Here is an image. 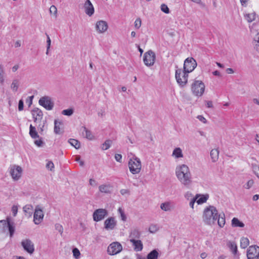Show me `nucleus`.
Returning <instances> with one entry per match:
<instances>
[{
    "label": "nucleus",
    "mask_w": 259,
    "mask_h": 259,
    "mask_svg": "<svg viewBox=\"0 0 259 259\" xmlns=\"http://www.w3.org/2000/svg\"><path fill=\"white\" fill-rule=\"evenodd\" d=\"M203 221L208 225H213L215 224L216 221L218 220V225L222 228L225 224V214H218L217 208L213 206L210 205L206 207L203 211Z\"/></svg>",
    "instance_id": "1"
},
{
    "label": "nucleus",
    "mask_w": 259,
    "mask_h": 259,
    "mask_svg": "<svg viewBox=\"0 0 259 259\" xmlns=\"http://www.w3.org/2000/svg\"><path fill=\"white\" fill-rule=\"evenodd\" d=\"M176 175L180 182L189 188L192 183V177L189 167L186 164L179 165L176 168Z\"/></svg>",
    "instance_id": "2"
},
{
    "label": "nucleus",
    "mask_w": 259,
    "mask_h": 259,
    "mask_svg": "<svg viewBox=\"0 0 259 259\" xmlns=\"http://www.w3.org/2000/svg\"><path fill=\"white\" fill-rule=\"evenodd\" d=\"M188 73L182 69H178L176 70V79L181 87H185L187 83Z\"/></svg>",
    "instance_id": "3"
},
{
    "label": "nucleus",
    "mask_w": 259,
    "mask_h": 259,
    "mask_svg": "<svg viewBox=\"0 0 259 259\" xmlns=\"http://www.w3.org/2000/svg\"><path fill=\"white\" fill-rule=\"evenodd\" d=\"M128 167L133 174H139L141 169V163L139 158L134 157L128 161Z\"/></svg>",
    "instance_id": "4"
},
{
    "label": "nucleus",
    "mask_w": 259,
    "mask_h": 259,
    "mask_svg": "<svg viewBox=\"0 0 259 259\" xmlns=\"http://www.w3.org/2000/svg\"><path fill=\"white\" fill-rule=\"evenodd\" d=\"M205 90V85L202 81L195 80L192 84L191 91L193 94L198 97H201Z\"/></svg>",
    "instance_id": "5"
},
{
    "label": "nucleus",
    "mask_w": 259,
    "mask_h": 259,
    "mask_svg": "<svg viewBox=\"0 0 259 259\" xmlns=\"http://www.w3.org/2000/svg\"><path fill=\"white\" fill-rule=\"evenodd\" d=\"M9 172L14 181H18L22 176L23 169L19 165L16 164L11 165L9 167Z\"/></svg>",
    "instance_id": "6"
},
{
    "label": "nucleus",
    "mask_w": 259,
    "mask_h": 259,
    "mask_svg": "<svg viewBox=\"0 0 259 259\" xmlns=\"http://www.w3.org/2000/svg\"><path fill=\"white\" fill-rule=\"evenodd\" d=\"M7 230H9L10 236L12 237L15 231L13 224L8 221H0V234L7 233Z\"/></svg>",
    "instance_id": "7"
},
{
    "label": "nucleus",
    "mask_w": 259,
    "mask_h": 259,
    "mask_svg": "<svg viewBox=\"0 0 259 259\" xmlns=\"http://www.w3.org/2000/svg\"><path fill=\"white\" fill-rule=\"evenodd\" d=\"M39 104L48 110L53 109L54 103L49 96H44L40 98L38 101Z\"/></svg>",
    "instance_id": "8"
},
{
    "label": "nucleus",
    "mask_w": 259,
    "mask_h": 259,
    "mask_svg": "<svg viewBox=\"0 0 259 259\" xmlns=\"http://www.w3.org/2000/svg\"><path fill=\"white\" fill-rule=\"evenodd\" d=\"M122 249L121 244L118 242L111 243L108 247L107 252L110 255H115L119 253Z\"/></svg>",
    "instance_id": "9"
},
{
    "label": "nucleus",
    "mask_w": 259,
    "mask_h": 259,
    "mask_svg": "<svg viewBox=\"0 0 259 259\" xmlns=\"http://www.w3.org/2000/svg\"><path fill=\"white\" fill-rule=\"evenodd\" d=\"M44 213L39 206L35 207L33 214V222L36 225L40 224L43 221Z\"/></svg>",
    "instance_id": "10"
},
{
    "label": "nucleus",
    "mask_w": 259,
    "mask_h": 259,
    "mask_svg": "<svg viewBox=\"0 0 259 259\" xmlns=\"http://www.w3.org/2000/svg\"><path fill=\"white\" fill-rule=\"evenodd\" d=\"M197 63L193 58H188L184 61V69L186 72H192L196 67Z\"/></svg>",
    "instance_id": "11"
},
{
    "label": "nucleus",
    "mask_w": 259,
    "mask_h": 259,
    "mask_svg": "<svg viewBox=\"0 0 259 259\" xmlns=\"http://www.w3.org/2000/svg\"><path fill=\"white\" fill-rule=\"evenodd\" d=\"M248 259H259V247L252 245L249 247L247 251Z\"/></svg>",
    "instance_id": "12"
},
{
    "label": "nucleus",
    "mask_w": 259,
    "mask_h": 259,
    "mask_svg": "<svg viewBox=\"0 0 259 259\" xmlns=\"http://www.w3.org/2000/svg\"><path fill=\"white\" fill-rule=\"evenodd\" d=\"M155 58V53L152 51L150 50L144 54L143 61L146 66H151L154 64Z\"/></svg>",
    "instance_id": "13"
},
{
    "label": "nucleus",
    "mask_w": 259,
    "mask_h": 259,
    "mask_svg": "<svg viewBox=\"0 0 259 259\" xmlns=\"http://www.w3.org/2000/svg\"><path fill=\"white\" fill-rule=\"evenodd\" d=\"M108 215V211L103 208H99L95 210L93 214V220L95 222H99Z\"/></svg>",
    "instance_id": "14"
},
{
    "label": "nucleus",
    "mask_w": 259,
    "mask_h": 259,
    "mask_svg": "<svg viewBox=\"0 0 259 259\" xmlns=\"http://www.w3.org/2000/svg\"><path fill=\"white\" fill-rule=\"evenodd\" d=\"M104 228L107 231L114 230L117 226V221L114 217L107 218L104 223Z\"/></svg>",
    "instance_id": "15"
},
{
    "label": "nucleus",
    "mask_w": 259,
    "mask_h": 259,
    "mask_svg": "<svg viewBox=\"0 0 259 259\" xmlns=\"http://www.w3.org/2000/svg\"><path fill=\"white\" fill-rule=\"evenodd\" d=\"M22 246L24 250L30 254L33 253L34 251V244L29 239H25L22 241Z\"/></svg>",
    "instance_id": "16"
},
{
    "label": "nucleus",
    "mask_w": 259,
    "mask_h": 259,
    "mask_svg": "<svg viewBox=\"0 0 259 259\" xmlns=\"http://www.w3.org/2000/svg\"><path fill=\"white\" fill-rule=\"evenodd\" d=\"M31 114L34 119V122H40L42 118L43 113L42 111L38 108H35L31 111Z\"/></svg>",
    "instance_id": "17"
},
{
    "label": "nucleus",
    "mask_w": 259,
    "mask_h": 259,
    "mask_svg": "<svg viewBox=\"0 0 259 259\" xmlns=\"http://www.w3.org/2000/svg\"><path fill=\"white\" fill-rule=\"evenodd\" d=\"M83 8L85 14L89 16H92L94 13V8L90 0H86L85 2Z\"/></svg>",
    "instance_id": "18"
},
{
    "label": "nucleus",
    "mask_w": 259,
    "mask_h": 259,
    "mask_svg": "<svg viewBox=\"0 0 259 259\" xmlns=\"http://www.w3.org/2000/svg\"><path fill=\"white\" fill-rule=\"evenodd\" d=\"M108 26L107 23L103 20H100L96 23V28L99 33H103L108 29Z\"/></svg>",
    "instance_id": "19"
},
{
    "label": "nucleus",
    "mask_w": 259,
    "mask_h": 259,
    "mask_svg": "<svg viewBox=\"0 0 259 259\" xmlns=\"http://www.w3.org/2000/svg\"><path fill=\"white\" fill-rule=\"evenodd\" d=\"M130 241L132 243L136 251H140L143 249V245L142 241L139 239H132Z\"/></svg>",
    "instance_id": "20"
},
{
    "label": "nucleus",
    "mask_w": 259,
    "mask_h": 259,
    "mask_svg": "<svg viewBox=\"0 0 259 259\" xmlns=\"http://www.w3.org/2000/svg\"><path fill=\"white\" fill-rule=\"evenodd\" d=\"M99 191L106 194L110 193L113 190V187L110 184H103L99 187Z\"/></svg>",
    "instance_id": "21"
},
{
    "label": "nucleus",
    "mask_w": 259,
    "mask_h": 259,
    "mask_svg": "<svg viewBox=\"0 0 259 259\" xmlns=\"http://www.w3.org/2000/svg\"><path fill=\"white\" fill-rule=\"evenodd\" d=\"M81 131L82 135L85 136L87 139L89 140H92L93 139L94 136L92 135V132L88 130L85 126H82L81 127Z\"/></svg>",
    "instance_id": "22"
},
{
    "label": "nucleus",
    "mask_w": 259,
    "mask_h": 259,
    "mask_svg": "<svg viewBox=\"0 0 259 259\" xmlns=\"http://www.w3.org/2000/svg\"><path fill=\"white\" fill-rule=\"evenodd\" d=\"M33 206L31 204H27L23 207V211L27 217H31L33 213Z\"/></svg>",
    "instance_id": "23"
},
{
    "label": "nucleus",
    "mask_w": 259,
    "mask_h": 259,
    "mask_svg": "<svg viewBox=\"0 0 259 259\" xmlns=\"http://www.w3.org/2000/svg\"><path fill=\"white\" fill-rule=\"evenodd\" d=\"M140 237V233L137 229L132 230L130 234V240L138 239Z\"/></svg>",
    "instance_id": "24"
},
{
    "label": "nucleus",
    "mask_w": 259,
    "mask_h": 259,
    "mask_svg": "<svg viewBox=\"0 0 259 259\" xmlns=\"http://www.w3.org/2000/svg\"><path fill=\"white\" fill-rule=\"evenodd\" d=\"M210 157L213 162H215L219 158V151L218 148H214L210 151Z\"/></svg>",
    "instance_id": "25"
},
{
    "label": "nucleus",
    "mask_w": 259,
    "mask_h": 259,
    "mask_svg": "<svg viewBox=\"0 0 259 259\" xmlns=\"http://www.w3.org/2000/svg\"><path fill=\"white\" fill-rule=\"evenodd\" d=\"M228 246L232 252L234 254L236 255L238 252L237 246L235 242L229 241L228 243Z\"/></svg>",
    "instance_id": "26"
},
{
    "label": "nucleus",
    "mask_w": 259,
    "mask_h": 259,
    "mask_svg": "<svg viewBox=\"0 0 259 259\" xmlns=\"http://www.w3.org/2000/svg\"><path fill=\"white\" fill-rule=\"evenodd\" d=\"M232 226L234 227L243 228L244 227V224L243 223L240 221L237 218H234L232 220Z\"/></svg>",
    "instance_id": "27"
},
{
    "label": "nucleus",
    "mask_w": 259,
    "mask_h": 259,
    "mask_svg": "<svg viewBox=\"0 0 259 259\" xmlns=\"http://www.w3.org/2000/svg\"><path fill=\"white\" fill-rule=\"evenodd\" d=\"M172 155L176 158L183 157L182 150L179 147L176 148L173 151Z\"/></svg>",
    "instance_id": "28"
},
{
    "label": "nucleus",
    "mask_w": 259,
    "mask_h": 259,
    "mask_svg": "<svg viewBox=\"0 0 259 259\" xmlns=\"http://www.w3.org/2000/svg\"><path fill=\"white\" fill-rule=\"evenodd\" d=\"M159 253L156 249L150 252L147 255L148 259H158Z\"/></svg>",
    "instance_id": "29"
},
{
    "label": "nucleus",
    "mask_w": 259,
    "mask_h": 259,
    "mask_svg": "<svg viewBox=\"0 0 259 259\" xmlns=\"http://www.w3.org/2000/svg\"><path fill=\"white\" fill-rule=\"evenodd\" d=\"M255 16H256V15L254 12H252L251 13L246 14L244 16L245 19L248 22H251L254 21L255 19Z\"/></svg>",
    "instance_id": "30"
},
{
    "label": "nucleus",
    "mask_w": 259,
    "mask_h": 259,
    "mask_svg": "<svg viewBox=\"0 0 259 259\" xmlns=\"http://www.w3.org/2000/svg\"><path fill=\"white\" fill-rule=\"evenodd\" d=\"M249 244V240L247 238L242 237L240 240V247L242 248H245Z\"/></svg>",
    "instance_id": "31"
},
{
    "label": "nucleus",
    "mask_w": 259,
    "mask_h": 259,
    "mask_svg": "<svg viewBox=\"0 0 259 259\" xmlns=\"http://www.w3.org/2000/svg\"><path fill=\"white\" fill-rule=\"evenodd\" d=\"M160 208L164 211H168L171 210V206L169 202H165L161 204Z\"/></svg>",
    "instance_id": "32"
},
{
    "label": "nucleus",
    "mask_w": 259,
    "mask_h": 259,
    "mask_svg": "<svg viewBox=\"0 0 259 259\" xmlns=\"http://www.w3.org/2000/svg\"><path fill=\"white\" fill-rule=\"evenodd\" d=\"M29 134L31 137L33 138H36L38 137L37 133L36 131L35 127L30 125L29 128Z\"/></svg>",
    "instance_id": "33"
},
{
    "label": "nucleus",
    "mask_w": 259,
    "mask_h": 259,
    "mask_svg": "<svg viewBox=\"0 0 259 259\" xmlns=\"http://www.w3.org/2000/svg\"><path fill=\"white\" fill-rule=\"evenodd\" d=\"M208 199V196L202 195L200 198H197L196 200V202L198 204H202L204 202H205Z\"/></svg>",
    "instance_id": "34"
},
{
    "label": "nucleus",
    "mask_w": 259,
    "mask_h": 259,
    "mask_svg": "<svg viewBox=\"0 0 259 259\" xmlns=\"http://www.w3.org/2000/svg\"><path fill=\"white\" fill-rule=\"evenodd\" d=\"M55 126H54V132L56 134H59L60 132V125L61 124V122H58L57 120H55Z\"/></svg>",
    "instance_id": "35"
},
{
    "label": "nucleus",
    "mask_w": 259,
    "mask_h": 259,
    "mask_svg": "<svg viewBox=\"0 0 259 259\" xmlns=\"http://www.w3.org/2000/svg\"><path fill=\"white\" fill-rule=\"evenodd\" d=\"M159 230L158 227L156 225H151L149 228V231L151 233H155Z\"/></svg>",
    "instance_id": "36"
},
{
    "label": "nucleus",
    "mask_w": 259,
    "mask_h": 259,
    "mask_svg": "<svg viewBox=\"0 0 259 259\" xmlns=\"http://www.w3.org/2000/svg\"><path fill=\"white\" fill-rule=\"evenodd\" d=\"M62 113L64 115L71 116L73 113V110L71 108L65 109L62 111Z\"/></svg>",
    "instance_id": "37"
},
{
    "label": "nucleus",
    "mask_w": 259,
    "mask_h": 259,
    "mask_svg": "<svg viewBox=\"0 0 259 259\" xmlns=\"http://www.w3.org/2000/svg\"><path fill=\"white\" fill-rule=\"evenodd\" d=\"M4 69L3 65H0V82L3 83L4 81Z\"/></svg>",
    "instance_id": "38"
},
{
    "label": "nucleus",
    "mask_w": 259,
    "mask_h": 259,
    "mask_svg": "<svg viewBox=\"0 0 259 259\" xmlns=\"http://www.w3.org/2000/svg\"><path fill=\"white\" fill-rule=\"evenodd\" d=\"M118 212L120 215L121 219L123 221H125L126 220V217L125 214H124V211L122 210V209L121 207H119L118 209Z\"/></svg>",
    "instance_id": "39"
},
{
    "label": "nucleus",
    "mask_w": 259,
    "mask_h": 259,
    "mask_svg": "<svg viewBox=\"0 0 259 259\" xmlns=\"http://www.w3.org/2000/svg\"><path fill=\"white\" fill-rule=\"evenodd\" d=\"M73 256L75 258H78L80 255V253L79 250L77 248H74L72 250Z\"/></svg>",
    "instance_id": "40"
},
{
    "label": "nucleus",
    "mask_w": 259,
    "mask_h": 259,
    "mask_svg": "<svg viewBox=\"0 0 259 259\" xmlns=\"http://www.w3.org/2000/svg\"><path fill=\"white\" fill-rule=\"evenodd\" d=\"M46 168L51 171H54V164L53 162L51 161H48L46 164Z\"/></svg>",
    "instance_id": "41"
},
{
    "label": "nucleus",
    "mask_w": 259,
    "mask_h": 259,
    "mask_svg": "<svg viewBox=\"0 0 259 259\" xmlns=\"http://www.w3.org/2000/svg\"><path fill=\"white\" fill-rule=\"evenodd\" d=\"M161 10L165 14H168L169 13V9L165 4H162L161 5Z\"/></svg>",
    "instance_id": "42"
},
{
    "label": "nucleus",
    "mask_w": 259,
    "mask_h": 259,
    "mask_svg": "<svg viewBox=\"0 0 259 259\" xmlns=\"http://www.w3.org/2000/svg\"><path fill=\"white\" fill-rule=\"evenodd\" d=\"M68 143L71 145V146H77L78 144L80 145L79 142L74 139H70L68 140Z\"/></svg>",
    "instance_id": "43"
},
{
    "label": "nucleus",
    "mask_w": 259,
    "mask_h": 259,
    "mask_svg": "<svg viewBox=\"0 0 259 259\" xmlns=\"http://www.w3.org/2000/svg\"><path fill=\"white\" fill-rule=\"evenodd\" d=\"M11 88L14 91H17L18 89V82L17 80H14L11 84Z\"/></svg>",
    "instance_id": "44"
},
{
    "label": "nucleus",
    "mask_w": 259,
    "mask_h": 259,
    "mask_svg": "<svg viewBox=\"0 0 259 259\" xmlns=\"http://www.w3.org/2000/svg\"><path fill=\"white\" fill-rule=\"evenodd\" d=\"M252 170L254 174L259 178V166L256 165H252Z\"/></svg>",
    "instance_id": "45"
},
{
    "label": "nucleus",
    "mask_w": 259,
    "mask_h": 259,
    "mask_svg": "<svg viewBox=\"0 0 259 259\" xmlns=\"http://www.w3.org/2000/svg\"><path fill=\"white\" fill-rule=\"evenodd\" d=\"M55 229L61 234V235L62 234L63 232V228L62 225L59 224H56L55 225Z\"/></svg>",
    "instance_id": "46"
},
{
    "label": "nucleus",
    "mask_w": 259,
    "mask_h": 259,
    "mask_svg": "<svg viewBox=\"0 0 259 259\" xmlns=\"http://www.w3.org/2000/svg\"><path fill=\"white\" fill-rule=\"evenodd\" d=\"M199 195H197L195 197H193L190 201V203H189V205L192 208H193L194 207V204L195 203V202L196 201V200L197 199L198 197H199Z\"/></svg>",
    "instance_id": "47"
},
{
    "label": "nucleus",
    "mask_w": 259,
    "mask_h": 259,
    "mask_svg": "<svg viewBox=\"0 0 259 259\" xmlns=\"http://www.w3.org/2000/svg\"><path fill=\"white\" fill-rule=\"evenodd\" d=\"M135 27L137 29H139L141 26V20L140 18H137L135 21Z\"/></svg>",
    "instance_id": "48"
},
{
    "label": "nucleus",
    "mask_w": 259,
    "mask_h": 259,
    "mask_svg": "<svg viewBox=\"0 0 259 259\" xmlns=\"http://www.w3.org/2000/svg\"><path fill=\"white\" fill-rule=\"evenodd\" d=\"M50 12L51 14H53L56 16L57 13V9L56 7L55 6L52 5L50 8Z\"/></svg>",
    "instance_id": "49"
},
{
    "label": "nucleus",
    "mask_w": 259,
    "mask_h": 259,
    "mask_svg": "<svg viewBox=\"0 0 259 259\" xmlns=\"http://www.w3.org/2000/svg\"><path fill=\"white\" fill-rule=\"evenodd\" d=\"M253 183L254 182L252 180H249L245 184V188L247 189H249L252 186Z\"/></svg>",
    "instance_id": "50"
},
{
    "label": "nucleus",
    "mask_w": 259,
    "mask_h": 259,
    "mask_svg": "<svg viewBox=\"0 0 259 259\" xmlns=\"http://www.w3.org/2000/svg\"><path fill=\"white\" fill-rule=\"evenodd\" d=\"M23 108H24L23 101L22 99H21L19 100V103H18V110L19 111H22L23 110Z\"/></svg>",
    "instance_id": "51"
},
{
    "label": "nucleus",
    "mask_w": 259,
    "mask_h": 259,
    "mask_svg": "<svg viewBox=\"0 0 259 259\" xmlns=\"http://www.w3.org/2000/svg\"><path fill=\"white\" fill-rule=\"evenodd\" d=\"M254 41H255V48L256 51H259V35L254 39Z\"/></svg>",
    "instance_id": "52"
},
{
    "label": "nucleus",
    "mask_w": 259,
    "mask_h": 259,
    "mask_svg": "<svg viewBox=\"0 0 259 259\" xmlns=\"http://www.w3.org/2000/svg\"><path fill=\"white\" fill-rule=\"evenodd\" d=\"M12 212L14 217H15L18 212V207L16 205H13L12 208Z\"/></svg>",
    "instance_id": "53"
},
{
    "label": "nucleus",
    "mask_w": 259,
    "mask_h": 259,
    "mask_svg": "<svg viewBox=\"0 0 259 259\" xmlns=\"http://www.w3.org/2000/svg\"><path fill=\"white\" fill-rule=\"evenodd\" d=\"M185 197L188 200H191L193 198L192 193L190 192H187V193H186V194H185Z\"/></svg>",
    "instance_id": "54"
},
{
    "label": "nucleus",
    "mask_w": 259,
    "mask_h": 259,
    "mask_svg": "<svg viewBox=\"0 0 259 259\" xmlns=\"http://www.w3.org/2000/svg\"><path fill=\"white\" fill-rule=\"evenodd\" d=\"M112 144H113V141L111 140H107L103 144V146H111Z\"/></svg>",
    "instance_id": "55"
},
{
    "label": "nucleus",
    "mask_w": 259,
    "mask_h": 259,
    "mask_svg": "<svg viewBox=\"0 0 259 259\" xmlns=\"http://www.w3.org/2000/svg\"><path fill=\"white\" fill-rule=\"evenodd\" d=\"M34 98V96H30V97H28L26 100V103H29V106H30L32 103V100Z\"/></svg>",
    "instance_id": "56"
},
{
    "label": "nucleus",
    "mask_w": 259,
    "mask_h": 259,
    "mask_svg": "<svg viewBox=\"0 0 259 259\" xmlns=\"http://www.w3.org/2000/svg\"><path fill=\"white\" fill-rule=\"evenodd\" d=\"M115 159L117 161L121 162L122 159L121 155L119 154H116L115 155Z\"/></svg>",
    "instance_id": "57"
},
{
    "label": "nucleus",
    "mask_w": 259,
    "mask_h": 259,
    "mask_svg": "<svg viewBox=\"0 0 259 259\" xmlns=\"http://www.w3.org/2000/svg\"><path fill=\"white\" fill-rule=\"evenodd\" d=\"M47 50H49L50 48L51 40V39H50L49 36L48 34H47Z\"/></svg>",
    "instance_id": "58"
},
{
    "label": "nucleus",
    "mask_w": 259,
    "mask_h": 259,
    "mask_svg": "<svg viewBox=\"0 0 259 259\" xmlns=\"http://www.w3.org/2000/svg\"><path fill=\"white\" fill-rule=\"evenodd\" d=\"M197 118L202 122L205 123L207 122L206 119L202 115H198Z\"/></svg>",
    "instance_id": "59"
},
{
    "label": "nucleus",
    "mask_w": 259,
    "mask_h": 259,
    "mask_svg": "<svg viewBox=\"0 0 259 259\" xmlns=\"http://www.w3.org/2000/svg\"><path fill=\"white\" fill-rule=\"evenodd\" d=\"M89 183L92 186H96L97 185L96 181L93 179H90Z\"/></svg>",
    "instance_id": "60"
},
{
    "label": "nucleus",
    "mask_w": 259,
    "mask_h": 259,
    "mask_svg": "<svg viewBox=\"0 0 259 259\" xmlns=\"http://www.w3.org/2000/svg\"><path fill=\"white\" fill-rule=\"evenodd\" d=\"M206 105L208 108H212L213 107L212 102L211 101H207Z\"/></svg>",
    "instance_id": "61"
},
{
    "label": "nucleus",
    "mask_w": 259,
    "mask_h": 259,
    "mask_svg": "<svg viewBox=\"0 0 259 259\" xmlns=\"http://www.w3.org/2000/svg\"><path fill=\"white\" fill-rule=\"evenodd\" d=\"M226 72L228 74H232L234 73L233 69L229 68L226 69Z\"/></svg>",
    "instance_id": "62"
},
{
    "label": "nucleus",
    "mask_w": 259,
    "mask_h": 259,
    "mask_svg": "<svg viewBox=\"0 0 259 259\" xmlns=\"http://www.w3.org/2000/svg\"><path fill=\"white\" fill-rule=\"evenodd\" d=\"M19 68V65H15L12 67V71L13 72L16 71Z\"/></svg>",
    "instance_id": "63"
},
{
    "label": "nucleus",
    "mask_w": 259,
    "mask_h": 259,
    "mask_svg": "<svg viewBox=\"0 0 259 259\" xmlns=\"http://www.w3.org/2000/svg\"><path fill=\"white\" fill-rule=\"evenodd\" d=\"M34 143L37 145V146H40L41 144H42V141L40 140H36L34 142Z\"/></svg>",
    "instance_id": "64"
}]
</instances>
